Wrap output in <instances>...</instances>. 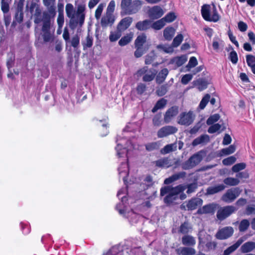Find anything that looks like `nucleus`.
Listing matches in <instances>:
<instances>
[{
    "label": "nucleus",
    "mask_w": 255,
    "mask_h": 255,
    "mask_svg": "<svg viewBox=\"0 0 255 255\" xmlns=\"http://www.w3.org/2000/svg\"><path fill=\"white\" fill-rule=\"evenodd\" d=\"M188 188L187 192L190 193L191 190V185L188 186L186 185H179L175 187L165 186L160 189V196H165L164 198V202L169 205L176 202L179 198L178 195Z\"/></svg>",
    "instance_id": "1"
},
{
    "label": "nucleus",
    "mask_w": 255,
    "mask_h": 255,
    "mask_svg": "<svg viewBox=\"0 0 255 255\" xmlns=\"http://www.w3.org/2000/svg\"><path fill=\"white\" fill-rule=\"evenodd\" d=\"M84 9V7L80 6L76 11L71 3L66 4V13L67 16L70 18L69 26L72 29H74L78 24L80 26L83 24L85 19Z\"/></svg>",
    "instance_id": "2"
},
{
    "label": "nucleus",
    "mask_w": 255,
    "mask_h": 255,
    "mask_svg": "<svg viewBox=\"0 0 255 255\" xmlns=\"http://www.w3.org/2000/svg\"><path fill=\"white\" fill-rule=\"evenodd\" d=\"M201 13L203 17L206 21L217 22L220 19V15L215 5L212 6L209 4L203 5L201 8Z\"/></svg>",
    "instance_id": "3"
},
{
    "label": "nucleus",
    "mask_w": 255,
    "mask_h": 255,
    "mask_svg": "<svg viewBox=\"0 0 255 255\" xmlns=\"http://www.w3.org/2000/svg\"><path fill=\"white\" fill-rule=\"evenodd\" d=\"M141 4V2L138 0H122L121 8L126 14L130 15L137 12Z\"/></svg>",
    "instance_id": "4"
},
{
    "label": "nucleus",
    "mask_w": 255,
    "mask_h": 255,
    "mask_svg": "<svg viewBox=\"0 0 255 255\" xmlns=\"http://www.w3.org/2000/svg\"><path fill=\"white\" fill-rule=\"evenodd\" d=\"M117 142L116 150L117 151V155L119 157L128 158L127 152L128 149H127V148H129V145L131 144L133 148H135V146L131 144V142L129 141H128L126 144H125V139H118Z\"/></svg>",
    "instance_id": "5"
},
{
    "label": "nucleus",
    "mask_w": 255,
    "mask_h": 255,
    "mask_svg": "<svg viewBox=\"0 0 255 255\" xmlns=\"http://www.w3.org/2000/svg\"><path fill=\"white\" fill-rule=\"evenodd\" d=\"M236 211V208L232 205L220 207L217 212V218L218 220L223 221Z\"/></svg>",
    "instance_id": "6"
},
{
    "label": "nucleus",
    "mask_w": 255,
    "mask_h": 255,
    "mask_svg": "<svg viewBox=\"0 0 255 255\" xmlns=\"http://www.w3.org/2000/svg\"><path fill=\"white\" fill-rule=\"evenodd\" d=\"M240 193L241 191L238 188L229 189L222 196L221 199L225 202L231 203L240 195Z\"/></svg>",
    "instance_id": "7"
},
{
    "label": "nucleus",
    "mask_w": 255,
    "mask_h": 255,
    "mask_svg": "<svg viewBox=\"0 0 255 255\" xmlns=\"http://www.w3.org/2000/svg\"><path fill=\"white\" fill-rule=\"evenodd\" d=\"M121 203L117 204L116 207L119 214L123 216L126 217L127 218L131 217L132 218L137 216L132 210L128 212V213L125 212V206L124 205V202L127 200V198L126 195H124L123 197H121Z\"/></svg>",
    "instance_id": "8"
},
{
    "label": "nucleus",
    "mask_w": 255,
    "mask_h": 255,
    "mask_svg": "<svg viewBox=\"0 0 255 255\" xmlns=\"http://www.w3.org/2000/svg\"><path fill=\"white\" fill-rule=\"evenodd\" d=\"M164 13L163 9L160 6L155 5L151 7L148 11L149 17L153 19L161 17Z\"/></svg>",
    "instance_id": "9"
},
{
    "label": "nucleus",
    "mask_w": 255,
    "mask_h": 255,
    "mask_svg": "<svg viewBox=\"0 0 255 255\" xmlns=\"http://www.w3.org/2000/svg\"><path fill=\"white\" fill-rule=\"evenodd\" d=\"M177 131V129L171 126H167L160 128L157 131V136L159 138L166 137L169 135L173 134Z\"/></svg>",
    "instance_id": "10"
},
{
    "label": "nucleus",
    "mask_w": 255,
    "mask_h": 255,
    "mask_svg": "<svg viewBox=\"0 0 255 255\" xmlns=\"http://www.w3.org/2000/svg\"><path fill=\"white\" fill-rule=\"evenodd\" d=\"M234 233L232 227H226L220 230L216 234V237L220 240L226 239L231 237Z\"/></svg>",
    "instance_id": "11"
},
{
    "label": "nucleus",
    "mask_w": 255,
    "mask_h": 255,
    "mask_svg": "<svg viewBox=\"0 0 255 255\" xmlns=\"http://www.w3.org/2000/svg\"><path fill=\"white\" fill-rule=\"evenodd\" d=\"M115 17L114 14L106 13L102 17L101 24L102 27L112 26L115 22Z\"/></svg>",
    "instance_id": "12"
},
{
    "label": "nucleus",
    "mask_w": 255,
    "mask_h": 255,
    "mask_svg": "<svg viewBox=\"0 0 255 255\" xmlns=\"http://www.w3.org/2000/svg\"><path fill=\"white\" fill-rule=\"evenodd\" d=\"M119 174L122 178L125 184H126V178L128 174V166L127 163L123 162L118 168Z\"/></svg>",
    "instance_id": "13"
},
{
    "label": "nucleus",
    "mask_w": 255,
    "mask_h": 255,
    "mask_svg": "<svg viewBox=\"0 0 255 255\" xmlns=\"http://www.w3.org/2000/svg\"><path fill=\"white\" fill-rule=\"evenodd\" d=\"M178 113V109L176 107H172L168 109L164 115V120L166 123H168L171 119L177 115Z\"/></svg>",
    "instance_id": "14"
},
{
    "label": "nucleus",
    "mask_w": 255,
    "mask_h": 255,
    "mask_svg": "<svg viewBox=\"0 0 255 255\" xmlns=\"http://www.w3.org/2000/svg\"><path fill=\"white\" fill-rule=\"evenodd\" d=\"M191 123V113H183L180 115L179 118L178 123L180 125L188 126Z\"/></svg>",
    "instance_id": "15"
},
{
    "label": "nucleus",
    "mask_w": 255,
    "mask_h": 255,
    "mask_svg": "<svg viewBox=\"0 0 255 255\" xmlns=\"http://www.w3.org/2000/svg\"><path fill=\"white\" fill-rule=\"evenodd\" d=\"M132 21V18L130 17H127L123 18L118 25V29L121 31L127 29Z\"/></svg>",
    "instance_id": "16"
},
{
    "label": "nucleus",
    "mask_w": 255,
    "mask_h": 255,
    "mask_svg": "<svg viewBox=\"0 0 255 255\" xmlns=\"http://www.w3.org/2000/svg\"><path fill=\"white\" fill-rule=\"evenodd\" d=\"M216 204H211L204 206L202 208H200L198 210V213L199 214H213L215 211L217 207Z\"/></svg>",
    "instance_id": "17"
},
{
    "label": "nucleus",
    "mask_w": 255,
    "mask_h": 255,
    "mask_svg": "<svg viewBox=\"0 0 255 255\" xmlns=\"http://www.w3.org/2000/svg\"><path fill=\"white\" fill-rule=\"evenodd\" d=\"M210 141V137L207 134H202L195 138L192 142L193 145H197L199 144L205 145Z\"/></svg>",
    "instance_id": "18"
},
{
    "label": "nucleus",
    "mask_w": 255,
    "mask_h": 255,
    "mask_svg": "<svg viewBox=\"0 0 255 255\" xmlns=\"http://www.w3.org/2000/svg\"><path fill=\"white\" fill-rule=\"evenodd\" d=\"M208 84V82L205 79H199L194 81L192 87L201 91L207 88Z\"/></svg>",
    "instance_id": "19"
},
{
    "label": "nucleus",
    "mask_w": 255,
    "mask_h": 255,
    "mask_svg": "<svg viewBox=\"0 0 255 255\" xmlns=\"http://www.w3.org/2000/svg\"><path fill=\"white\" fill-rule=\"evenodd\" d=\"M187 60L186 55H182L179 57H176L172 59L170 63L174 65L176 67H180L185 63Z\"/></svg>",
    "instance_id": "20"
},
{
    "label": "nucleus",
    "mask_w": 255,
    "mask_h": 255,
    "mask_svg": "<svg viewBox=\"0 0 255 255\" xmlns=\"http://www.w3.org/2000/svg\"><path fill=\"white\" fill-rule=\"evenodd\" d=\"M225 186L224 184H219L215 186L209 187L207 189V194L212 195L223 191L225 189Z\"/></svg>",
    "instance_id": "21"
},
{
    "label": "nucleus",
    "mask_w": 255,
    "mask_h": 255,
    "mask_svg": "<svg viewBox=\"0 0 255 255\" xmlns=\"http://www.w3.org/2000/svg\"><path fill=\"white\" fill-rule=\"evenodd\" d=\"M157 73V71L154 69H150L147 70L146 74L143 76L142 80L144 82H150L152 81Z\"/></svg>",
    "instance_id": "22"
},
{
    "label": "nucleus",
    "mask_w": 255,
    "mask_h": 255,
    "mask_svg": "<svg viewBox=\"0 0 255 255\" xmlns=\"http://www.w3.org/2000/svg\"><path fill=\"white\" fill-rule=\"evenodd\" d=\"M243 240L242 239H239L237 242L233 245L229 247L224 252V255H230L231 253L234 252L242 244Z\"/></svg>",
    "instance_id": "23"
},
{
    "label": "nucleus",
    "mask_w": 255,
    "mask_h": 255,
    "mask_svg": "<svg viewBox=\"0 0 255 255\" xmlns=\"http://www.w3.org/2000/svg\"><path fill=\"white\" fill-rule=\"evenodd\" d=\"M150 26L151 21L149 20H145L138 22L136 24L135 27L139 30L143 31L149 28Z\"/></svg>",
    "instance_id": "24"
},
{
    "label": "nucleus",
    "mask_w": 255,
    "mask_h": 255,
    "mask_svg": "<svg viewBox=\"0 0 255 255\" xmlns=\"http://www.w3.org/2000/svg\"><path fill=\"white\" fill-rule=\"evenodd\" d=\"M185 176V173L184 172H181L177 174H175L170 177L165 179L164 183L165 184H168L181 178L184 177Z\"/></svg>",
    "instance_id": "25"
},
{
    "label": "nucleus",
    "mask_w": 255,
    "mask_h": 255,
    "mask_svg": "<svg viewBox=\"0 0 255 255\" xmlns=\"http://www.w3.org/2000/svg\"><path fill=\"white\" fill-rule=\"evenodd\" d=\"M168 74V70L167 68L161 70L156 76V81L158 84L162 83L165 80Z\"/></svg>",
    "instance_id": "26"
},
{
    "label": "nucleus",
    "mask_w": 255,
    "mask_h": 255,
    "mask_svg": "<svg viewBox=\"0 0 255 255\" xmlns=\"http://www.w3.org/2000/svg\"><path fill=\"white\" fill-rule=\"evenodd\" d=\"M155 164L157 166L162 168H168L171 166V162L167 158L160 159L155 161Z\"/></svg>",
    "instance_id": "27"
},
{
    "label": "nucleus",
    "mask_w": 255,
    "mask_h": 255,
    "mask_svg": "<svg viewBox=\"0 0 255 255\" xmlns=\"http://www.w3.org/2000/svg\"><path fill=\"white\" fill-rule=\"evenodd\" d=\"M146 36L144 34L138 35L134 41L135 47H143V45L146 41Z\"/></svg>",
    "instance_id": "28"
},
{
    "label": "nucleus",
    "mask_w": 255,
    "mask_h": 255,
    "mask_svg": "<svg viewBox=\"0 0 255 255\" xmlns=\"http://www.w3.org/2000/svg\"><path fill=\"white\" fill-rule=\"evenodd\" d=\"M255 248V243L248 242L244 244L241 248L242 253H246L251 252Z\"/></svg>",
    "instance_id": "29"
},
{
    "label": "nucleus",
    "mask_w": 255,
    "mask_h": 255,
    "mask_svg": "<svg viewBox=\"0 0 255 255\" xmlns=\"http://www.w3.org/2000/svg\"><path fill=\"white\" fill-rule=\"evenodd\" d=\"M133 34L130 32L125 36L123 37L119 41V44L121 46H124L129 43L132 39Z\"/></svg>",
    "instance_id": "30"
},
{
    "label": "nucleus",
    "mask_w": 255,
    "mask_h": 255,
    "mask_svg": "<svg viewBox=\"0 0 255 255\" xmlns=\"http://www.w3.org/2000/svg\"><path fill=\"white\" fill-rule=\"evenodd\" d=\"M177 149L176 143L169 144L165 146L160 150L161 154H165L170 153V152L176 150Z\"/></svg>",
    "instance_id": "31"
},
{
    "label": "nucleus",
    "mask_w": 255,
    "mask_h": 255,
    "mask_svg": "<svg viewBox=\"0 0 255 255\" xmlns=\"http://www.w3.org/2000/svg\"><path fill=\"white\" fill-rule=\"evenodd\" d=\"M222 127V126L219 124H213L209 128L208 132L210 133H214L217 131L220 133L225 129V127H223L221 130H220Z\"/></svg>",
    "instance_id": "32"
},
{
    "label": "nucleus",
    "mask_w": 255,
    "mask_h": 255,
    "mask_svg": "<svg viewBox=\"0 0 255 255\" xmlns=\"http://www.w3.org/2000/svg\"><path fill=\"white\" fill-rule=\"evenodd\" d=\"M175 34V30L172 27H167L163 31L164 38L168 40H171Z\"/></svg>",
    "instance_id": "33"
},
{
    "label": "nucleus",
    "mask_w": 255,
    "mask_h": 255,
    "mask_svg": "<svg viewBox=\"0 0 255 255\" xmlns=\"http://www.w3.org/2000/svg\"><path fill=\"white\" fill-rule=\"evenodd\" d=\"M236 150V146L234 145H231L228 147L223 148L220 151V156L229 155L234 153Z\"/></svg>",
    "instance_id": "34"
},
{
    "label": "nucleus",
    "mask_w": 255,
    "mask_h": 255,
    "mask_svg": "<svg viewBox=\"0 0 255 255\" xmlns=\"http://www.w3.org/2000/svg\"><path fill=\"white\" fill-rule=\"evenodd\" d=\"M223 182L227 185L233 186L238 185L240 180L237 178L228 177L225 178Z\"/></svg>",
    "instance_id": "35"
},
{
    "label": "nucleus",
    "mask_w": 255,
    "mask_h": 255,
    "mask_svg": "<svg viewBox=\"0 0 255 255\" xmlns=\"http://www.w3.org/2000/svg\"><path fill=\"white\" fill-rule=\"evenodd\" d=\"M167 101L164 99L159 100L156 104L155 106L152 109L153 113L156 112L158 110L164 108L166 105Z\"/></svg>",
    "instance_id": "36"
},
{
    "label": "nucleus",
    "mask_w": 255,
    "mask_h": 255,
    "mask_svg": "<svg viewBox=\"0 0 255 255\" xmlns=\"http://www.w3.org/2000/svg\"><path fill=\"white\" fill-rule=\"evenodd\" d=\"M156 47L159 51L167 53H172L173 51V47L166 44H159Z\"/></svg>",
    "instance_id": "37"
},
{
    "label": "nucleus",
    "mask_w": 255,
    "mask_h": 255,
    "mask_svg": "<svg viewBox=\"0 0 255 255\" xmlns=\"http://www.w3.org/2000/svg\"><path fill=\"white\" fill-rule=\"evenodd\" d=\"M204 153L203 151H200L196 154L192 155V166L198 164L202 159V154Z\"/></svg>",
    "instance_id": "38"
},
{
    "label": "nucleus",
    "mask_w": 255,
    "mask_h": 255,
    "mask_svg": "<svg viewBox=\"0 0 255 255\" xmlns=\"http://www.w3.org/2000/svg\"><path fill=\"white\" fill-rule=\"evenodd\" d=\"M250 222L247 219L243 220L240 223L239 229L240 232H245L249 228Z\"/></svg>",
    "instance_id": "39"
},
{
    "label": "nucleus",
    "mask_w": 255,
    "mask_h": 255,
    "mask_svg": "<svg viewBox=\"0 0 255 255\" xmlns=\"http://www.w3.org/2000/svg\"><path fill=\"white\" fill-rule=\"evenodd\" d=\"M105 6L106 3H101L98 5L95 14V16L97 19L100 18L103 10Z\"/></svg>",
    "instance_id": "40"
},
{
    "label": "nucleus",
    "mask_w": 255,
    "mask_h": 255,
    "mask_svg": "<svg viewBox=\"0 0 255 255\" xmlns=\"http://www.w3.org/2000/svg\"><path fill=\"white\" fill-rule=\"evenodd\" d=\"M220 118L218 114H215L211 116L207 120L206 123L208 125H212L217 122Z\"/></svg>",
    "instance_id": "41"
},
{
    "label": "nucleus",
    "mask_w": 255,
    "mask_h": 255,
    "mask_svg": "<svg viewBox=\"0 0 255 255\" xmlns=\"http://www.w3.org/2000/svg\"><path fill=\"white\" fill-rule=\"evenodd\" d=\"M165 23L162 18L154 22L151 25V27L156 30L161 29L164 25Z\"/></svg>",
    "instance_id": "42"
},
{
    "label": "nucleus",
    "mask_w": 255,
    "mask_h": 255,
    "mask_svg": "<svg viewBox=\"0 0 255 255\" xmlns=\"http://www.w3.org/2000/svg\"><path fill=\"white\" fill-rule=\"evenodd\" d=\"M210 99V95L208 94H206L200 103L199 108L200 109L203 110L205 108L207 103L209 102Z\"/></svg>",
    "instance_id": "43"
},
{
    "label": "nucleus",
    "mask_w": 255,
    "mask_h": 255,
    "mask_svg": "<svg viewBox=\"0 0 255 255\" xmlns=\"http://www.w3.org/2000/svg\"><path fill=\"white\" fill-rule=\"evenodd\" d=\"M176 17L175 13L173 12H170L166 14L165 16L162 18L164 22H171L173 21Z\"/></svg>",
    "instance_id": "44"
},
{
    "label": "nucleus",
    "mask_w": 255,
    "mask_h": 255,
    "mask_svg": "<svg viewBox=\"0 0 255 255\" xmlns=\"http://www.w3.org/2000/svg\"><path fill=\"white\" fill-rule=\"evenodd\" d=\"M136 50L134 52V56L136 58L140 57L147 49V48L135 47Z\"/></svg>",
    "instance_id": "45"
},
{
    "label": "nucleus",
    "mask_w": 255,
    "mask_h": 255,
    "mask_svg": "<svg viewBox=\"0 0 255 255\" xmlns=\"http://www.w3.org/2000/svg\"><path fill=\"white\" fill-rule=\"evenodd\" d=\"M158 148V144L156 142L149 143L145 145V148L148 151H151Z\"/></svg>",
    "instance_id": "46"
},
{
    "label": "nucleus",
    "mask_w": 255,
    "mask_h": 255,
    "mask_svg": "<svg viewBox=\"0 0 255 255\" xmlns=\"http://www.w3.org/2000/svg\"><path fill=\"white\" fill-rule=\"evenodd\" d=\"M115 1L114 0H111L108 5L106 13L113 14V12L115 9Z\"/></svg>",
    "instance_id": "47"
},
{
    "label": "nucleus",
    "mask_w": 255,
    "mask_h": 255,
    "mask_svg": "<svg viewBox=\"0 0 255 255\" xmlns=\"http://www.w3.org/2000/svg\"><path fill=\"white\" fill-rule=\"evenodd\" d=\"M121 36L120 31L111 32L109 36V39L111 42H115L117 41Z\"/></svg>",
    "instance_id": "48"
},
{
    "label": "nucleus",
    "mask_w": 255,
    "mask_h": 255,
    "mask_svg": "<svg viewBox=\"0 0 255 255\" xmlns=\"http://www.w3.org/2000/svg\"><path fill=\"white\" fill-rule=\"evenodd\" d=\"M246 164L244 163H240L234 165L232 167V170L234 172H238L240 170H243L246 168Z\"/></svg>",
    "instance_id": "49"
},
{
    "label": "nucleus",
    "mask_w": 255,
    "mask_h": 255,
    "mask_svg": "<svg viewBox=\"0 0 255 255\" xmlns=\"http://www.w3.org/2000/svg\"><path fill=\"white\" fill-rule=\"evenodd\" d=\"M183 40V36L181 34L177 35L173 39L172 45L174 47L178 46Z\"/></svg>",
    "instance_id": "50"
},
{
    "label": "nucleus",
    "mask_w": 255,
    "mask_h": 255,
    "mask_svg": "<svg viewBox=\"0 0 255 255\" xmlns=\"http://www.w3.org/2000/svg\"><path fill=\"white\" fill-rule=\"evenodd\" d=\"M236 158L234 156H230L223 160V163L225 165H230L235 162Z\"/></svg>",
    "instance_id": "51"
},
{
    "label": "nucleus",
    "mask_w": 255,
    "mask_h": 255,
    "mask_svg": "<svg viewBox=\"0 0 255 255\" xmlns=\"http://www.w3.org/2000/svg\"><path fill=\"white\" fill-rule=\"evenodd\" d=\"M93 45V38L89 35L86 37L85 42L83 43L84 49L90 48Z\"/></svg>",
    "instance_id": "52"
},
{
    "label": "nucleus",
    "mask_w": 255,
    "mask_h": 255,
    "mask_svg": "<svg viewBox=\"0 0 255 255\" xmlns=\"http://www.w3.org/2000/svg\"><path fill=\"white\" fill-rule=\"evenodd\" d=\"M229 59L233 64H236L238 61V55L236 51H232L229 55Z\"/></svg>",
    "instance_id": "53"
},
{
    "label": "nucleus",
    "mask_w": 255,
    "mask_h": 255,
    "mask_svg": "<svg viewBox=\"0 0 255 255\" xmlns=\"http://www.w3.org/2000/svg\"><path fill=\"white\" fill-rule=\"evenodd\" d=\"M57 22L58 27H63V25L64 23V14L63 13H62V12L59 13V14H58V16L57 17Z\"/></svg>",
    "instance_id": "54"
},
{
    "label": "nucleus",
    "mask_w": 255,
    "mask_h": 255,
    "mask_svg": "<svg viewBox=\"0 0 255 255\" xmlns=\"http://www.w3.org/2000/svg\"><path fill=\"white\" fill-rule=\"evenodd\" d=\"M203 203V201L200 198L192 199V210H194L198 206H200Z\"/></svg>",
    "instance_id": "55"
},
{
    "label": "nucleus",
    "mask_w": 255,
    "mask_h": 255,
    "mask_svg": "<svg viewBox=\"0 0 255 255\" xmlns=\"http://www.w3.org/2000/svg\"><path fill=\"white\" fill-rule=\"evenodd\" d=\"M247 63L249 66L255 65V57L252 55H248L246 56Z\"/></svg>",
    "instance_id": "56"
},
{
    "label": "nucleus",
    "mask_w": 255,
    "mask_h": 255,
    "mask_svg": "<svg viewBox=\"0 0 255 255\" xmlns=\"http://www.w3.org/2000/svg\"><path fill=\"white\" fill-rule=\"evenodd\" d=\"M1 9L4 13H7L9 9V4L4 0L1 2Z\"/></svg>",
    "instance_id": "57"
},
{
    "label": "nucleus",
    "mask_w": 255,
    "mask_h": 255,
    "mask_svg": "<svg viewBox=\"0 0 255 255\" xmlns=\"http://www.w3.org/2000/svg\"><path fill=\"white\" fill-rule=\"evenodd\" d=\"M155 58V54L153 52L150 53L145 57V63L146 64H150L153 61Z\"/></svg>",
    "instance_id": "58"
},
{
    "label": "nucleus",
    "mask_w": 255,
    "mask_h": 255,
    "mask_svg": "<svg viewBox=\"0 0 255 255\" xmlns=\"http://www.w3.org/2000/svg\"><path fill=\"white\" fill-rule=\"evenodd\" d=\"M80 38L78 35L74 36L71 39V45L74 47H77L79 44Z\"/></svg>",
    "instance_id": "59"
},
{
    "label": "nucleus",
    "mask_w": 255,
    "mask_h": 255,
    "mask_svg": "<svg viewBox=\"0 0 255 255\" xmlns=\"http://www.w3.org/2000/svg\"><path fill=\"white\" fill-rule=\"evenodd\" d=\"M42 32H43L42 36H43L44 41L45 42L50 41L52 38V36L51 34L50 33V31H47L46 32H45V31H42Z\"/></svg>",
    "instance_id": "60"
},
{
    "label": "nucleus",
    "mask_w": 255,
    "mask_h": 255,
    "mask_svg": "<svg viewBox=\"0 0 255 255\" xmlns=\"http://www.w3.org/2000/svg\"><path fill=\"white\" fill-rule=\"evenodd\" d=\"M46 8L47 10L45 11L54 17L56 14V7L55 4L47 6Z\"/></svg>",
    "instance_id": "61"
},
{
    "label": "nucleus",
    "mask_w": 255,
    "mask_h": 255,
    "mask_svg": "<svg viewBox=\"0 0 255 255\" xmlns=\"http://www.w3.org/2000/svg\"><path fill=\"white\" fill-rule=\"evenodd\" d=\"M146 89V86L143 83H139L138 84L137 88H136V91L138 94H142Z\"/></svg>",
    "instance_id": "62"
},
{
    "label": "nucleus",
    "mask_w": 255,
    "mask_h": 255,
    "mask_svg": "<svg viewBox=\"0 0 255 255\" xmlns=\"http://www.w3.org/2000/svg\"><path fill=\"white\" fill-rule=\"evenodd\" d=\"M167 91L166 87L165 86H162L157 90L156 92L158 96H162L166 93Z\"/></svg>",
    "instance_id": "63"
},
{
    "label": "nucleus",
    "mask_w": 255,
    "mask_h": 255,
    "mask_svg": "<svg viewBox=\"0 0 255 255\" xmlns=\"http://www.w3.org/2000/svg\"><path fill=\"white\" fill-rule=\"evenodd\" d=\"M180 255H191V249L190 248H183L180 249Z\"/></svg>",
    "instance_id": "64"
}]
</instances>
